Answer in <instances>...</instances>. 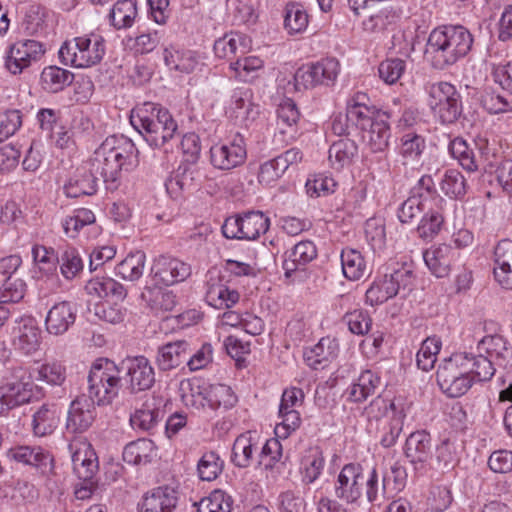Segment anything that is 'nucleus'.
<instances>
[{
    "mask_svg": "<svg viewBox=\"0 0 512 512\" xmlns=\"http://www.w3.org/2000/svg\"><path fill=\"white\" fill-rule=\"evenodd\" d=\"M246 158V142L240 133H235L227 142L217 143L210 148V162L214 168L219 170H231L239 167Z\"/></svg>",
    "mask_w": 512,
    "mask_h": 512,
    "instance_id": "obj_12",
    "label": "nucleus"
},
{
    "mask_svg": "<svg viewBox=\"0 0 512 512\" xmlns=\"http://www.w3.org/2000/svg\"><path fill=\"white\" fill-rule=\"evenodd\" d=\"M241 225L244 240H256L270 226V219L261 211H246L241 213Z\"/></svg>",
    "mask_w": 512,
    "mask_h": 512,
    "instance_id": "obj_43",
    "label": "nucleus"
},
{
    "mask_svg": "<svg viewBox=\"0 0 512 512\" xmlns=\"http://www.w3.org/2000/svg\"><path fill=\"white\" fill-rule=\"evenodd\" d=\"M31 253L34 263L41 272L46 275H52L56 271L59 259L53 248L35 244L32 247Z\"/></svg>",
    "mask_w": 512,
    "mask_h": 512,
    "instance_id": "obj_60",
    "label": "nucleus"
},
{
    "mask_svg": "<svg viewBox=\"0 0 512 512\" xmlns=\"http://www.w3.org/2000/svg\"><path fill=\"white\" fill-rule=\"evenodd\" d=\"M121 375L124 374L131 393L149 390L155 383L154 368L144 356L127 358L119 365Z\"/></svg>",
    "mask_w": 512,
    "mask_h": 512,
    "instance_id": "obj_13",
    "label": "nucleus"
},
{
    "mask_svg": "<svg viewBox=\"0 0 512 512\" xmlns=\"http://www.w3.org/2000/svg\"><path fill=\"white\" fill-rule=\"evenodd\" d=\"M99 180L89 160L75 170L63 187L64 193L70 198L93 195L97 192Z\"/></svg>",
    "mask_w": 512,
    "mask_h": 512,
    "instance_id": "obj_20",
    "label": "nucleus"
},
{
    "mask_svg": "<svg viewBox=\"0 0 512 512\" xmlns=\"http://www.w3.org/2000/svg\"><path fill=\"white\" fill-rule=\"evenodd\" d=\"M74 75L58 66H48L41 73L42 88L50 93L62 91L73 82Z\"/></svg>",
    "mask_w": 512,
    "mask_h": 512,
    "instance_id": "obj_45",
    "label": "nucleus"
},
{
    "mask_svg": "<svg viewBox=\"0 0 512 512\" xmlns=\"http://www.w3.org/2000/svg\"><path fill=\"white\" fill-rule=\"evenodd\" d=\"M358 154V146L349 138L335 141L329 148L328 159L333 168L340 170L353 163Z\"/></svg>",
    "mask_w": 512,
    "mask_h": 512,
    "instance_id": "obj_40",
    "label": "nucleus"
},
{
    "mask_svg": "<svg viewBox=\"0 0 512 512\" xmlns=\"http://www.w3.org/2000/svg\"><path fill=\"white\" fill-rule=\"evenodd\" d=\"M453 356L461 358L462 368L470 374L474 381H488L495 373L492 360L481 353L475 356L471 353L460 352Z\"/></svg>",
    "mask_w": 512,
    "mask_h": 512,
    "instance_id": "obj_30",
    "label": "nucleus"
},
{
    "mask_svg": "<svg viewBox=\"0 0 512 512\" xmlns=\"http://www.w3.org/2000/svg\"><path fill=\"white\" fill-rule=\"evenodd\" d=\"M474 43L472 33L463 25H442L428 37L425 54L433 68L445 70L466 57Z\"/></svg>",
    "mask_w": 512,
    "mask_h": 512,
    "instance_id": "obj_2",
    "label": "nucleus"
},
{
    "mask_svg": "<svg viewBox=\"0 0 512 512\" xmlns=\"http://www.w3.org/2000/svg\"><path fill=\"white\" fill-rule=\"evenodd\" d=\"M160 413L158 408L144 404L131 415L130 424L135 430L150 432L158 425Z\"/></svg>",
    "mask_w": 512,
    "mask_h": 512,
    "instance_id": "obj_56",
    "label": "nucleus"
},
{
    "mask_svg": "<svg viewBox=\"0 0 512 512\" xmlns=\"http://www.w3.org/2000/svg\"><path fill=\"white\" fill-rule=\"evenodd\" d=\"M178 503V491L170 486H160L147 493L139 512H173Z\"/></svg>",
    "mask_w": 512,
    "mask_h": 512,
    "instance_id": "obj_26",
    "label": "nucleus"
},
{
    "mask_svg": "<svg viewBox=\"0 0 512 512\" xmlns=\"http://www.w3.org/2000/svg\"><path fill=\"white\" fill-rule=\"evenodd\" d=\"M32 397L30 376L22 367L13 369L11 378H6L0 386V415L25 404Z\"/></svg>",
    "mask_w": 512,
    "mask_h": 512,
    "instance_id": "obj_10",
    "label": "nucleus"
},
{
    "mask_svg": "<svg viewBox=\"0 0 512 512\" xmlns=\"http://www.w3.org/2000/svg\"><path fill=\"white\" fill-rule=\"evenodd\" d=\"M76 305L69 301L55 303L47 312L45 328L50 335L65 334L76 321Z\"/></svg>",
    "mask_w": 512,
    "mask_h": 512,
    "instance_id": "obj_22",
    "label": "nucleus"
},
{
    "mask_svg": "<svg viewBox=\"0 0 512 512\" xmlns=\"http://www.w3.org/2000/svg\"><path fill=\"white\" fill-rule=\"evenodd\" d=\"M410 196H415L416 199L423 201L425 205L427 201H433L437 208H440V205L445 202L438 194L431 175H423L412 187Z\"/></svg>",
    "mask_w": 512,
    "mask_h": 512,
    "instance_id": "obj_55",
    "label": "nucleus"
},
{
    "mask_svg": "<svg viewBox=\"0 0 512 512\" xmlns=\"http://www.w3.org/2000/svg\"><path fill=\"white\" fill-rule=\"evenodd\" d=\"M404 454L417 473H425L433 455L430 434L425 430L412 432L406 439Z\"/></svg>",
    "mask_w": 512,
    "mask_h": 512,
    "instance_id": "obj_15",
    "label": "nucleus"
},
{
    "mask_svg": "<svg viewBox=\"0 0 512 512\" xmlns=\"http://www.w3.org/2000/svg\"><path fill=\"white\" fill-rule=\"evenodd\" d=\"M264 62L261 58L253 55H239L235 61L230 62V69L234 72L235 78L240 81L249 82L263 68Z\"/></svg>",
    "mask_w": 512,
    "mask_h": 512,
    "instance_id": "obj_47",
    "label": "nucleus"
},
{
    "mask_svg": "<svg viewBox=\"0 0 512 512\" xmlns=\"http://www.w3.org/2000/svg\"><path fill=\"white\" fill-rule=\"evenodd\" d=\"M196 173L197 170L194 167V164L188 162L182 163L166 183L167 190H173L175 186H177L180 190L194 187Z\"/></svg>",
    "mask_w": 512,
    "mask_h": 512,
    "instance_id": "obj_62",
    "label": "nucleus"
},
{
    "mask_svg": "<svg viewBox=\"0 0 512 512\" xmlns=\"http://www.w3.org/2000/svg\"><path fill=\"white\" fill-rule=\"evenodd\" d=\"M454 254V249L450 245L440 244L426 250L423 258L429 270L436 277L442 278L449 274Z\"/></svg>",
    "mask_w": 512,
    "mask_h": 512,
    "instance_id": "obj_31",
    "label": "nucleus"
},
{
    "mask_svg": "<svg viewBox=\"0 0 512 512\" xmlns=\"http://www.w3.org/2000/svg\"><path fill=\"white\" fill-rule=\"evenodd\" d=\"M146 255L142 251L130 252L115 267V274L123 280L136 281L143 275Z\"/></svg>",
    "mask_w": 512,
    "mask_h": 512,
    "instance_id": "obj_44",
    "label": "nucleus"
},
{
    "mask_svg": "<svg viewBox=\"0 0 512 512\" xmlns=\"http://www.w3.org/2000/svg\"><path fill=\"white\" fill-rule=\"evenodd\" d=\"M206 277L205 299L210 306L216 309H229L239 301L238 291L230 289L218 271L210 270Z\"/></svg>",
    "mask_w": 512,
    "mask_h": 512,
    "instance_id": "obj_18",
    "label": "nucleus"
},
{
    "mask_svg": "<svg viewBox=\"0 0 512 512\" xmlns=\"http://www.w3.org/2000/svg\"><path fill=\"white\" fill-rule=\"evenodd\" d=\"M364 485L366 497L370 503L376 502L380 495L385 494L386 479L383 477L382 483H380L375 467L365 474L361 465L346 464L342 467L335 481V497L346 503H354L361 497Z\"/></svg>",
    "mask_w": 512,
    "mask_h": 512,
    "instance_id": "obj_4",
    "label": "nucleus"
},
{
    "mask_svg": "<svg viewBox=\"0 0 512 512\" xmlns=\"http://www.w3.org/2000/svg\"><path fill=\"white\" fill-rule=\"evenodd\" d=\"M95 220V215L90 209L79 208L63 220L62 227L68 237L76 238L84 227L92 225Z\"/></svg>",
    "mask_w": 512,
    "mask_h": 512,
    "instance_id": "obj_50",
    "label": "nucleus"
},
{
    "mask_svg": "<svg viewBox=\"0 0 512 512\" xmlns=\"http://www.w3.org/2000/svg\"><path fill=\"white\" fill-rule=\"evenodd\" d=\"M130 122L153 148L164 147L179 136L176 120L166 108L159 104L145 103L132 111Z\"/></svg>",
    "mask_w": 512,
    "mask_h": 512,
    "instance_id": "obj_3",
    "label": "nucleus"
},
{
    "mask_svg": "<svg viewBox=\"0 0 512 512\" xmlns=\"http://www.w3.org/2000/svg\"><path fill=\"white\" fill-rule=\"evenodd\" d=\"M426 147L425 139L413 132L406 133L401 138L400 154L406 161L419 160Z\"/></svg>",
    "mask_w": 512,
    "mask_h": 512,
    "instance_id": "obj_61",
    "label": "nucleus"
},
{
    "mask_svg": "<svg viewBox=\"0 0 512 512\" xmlns=\"http://www.w3.org/2000/svg\"><path fill=\"white\" fill-rule=\"evenodd\" d=\"M494 277L505 289H512V240L503 239L494 250Z\"/></svg>",
    "mask_w": 512,
    "mask_h": 512,
    "instance_id": "obj_29",
    "label": "nucleus"
},
{
    "mask_svg": "<svg viewBox=\"0 0 512 512\" xmlns=\"http://www.w3.org/2000/svg\"><path fill=\"white\" fill-rule=\"evenodd\" d=\"M365 97L366 95L362 94L350 100L347 104L345 114V121L350 123L353 128L359 129L362 132L367 130L368 126H370L376 118V112L360 101Z\"/></svg>",
    "mask_w": 512,
    "mask_h": 512,
    "instance_id": "obj_35",
    "label": "nucleus"
},
{
    "mask_svg": "<svg viewBox=\"0 0 512 512\" xmlns=\"http://www.w3.org/2000/svg\"><path fill=\"white\" fill-rule=\"evenodd\" d=\"M223 466L224 462L216 452H206L198 461V476L202 481H213L222 472Z\"/></svg>",
    "mask_w": 512,
    "mask_h": 512,
    "instance_id": "obj_57",
    "label": "nucleus"
},
{
    "mask_svg": "<svg viewBox=\"0 0 512 512\" xmlns=\"http://www.w3.org/2000/svg\"><path fill=\"white\" fill-rule=\"evenodd\" d=\"M142 297L147 299L151 308L161 311H172L177 303L176 295L172 291L146 288Z\"/></svg>",
    "mask_w": 512,
    "mask_h": 512,
    "instance_id": "obj_63",
    "label": "nucleus"
},
{
    "mask_svg": "<svg viewBox=\"0 0 512 512\" xmlns=\"http://www.w3.org/2000/svg\"><path fill=\"white\" fill-rule=\"evenodd\" d=\"M137 16L136 1L119 0L109 13V19L116 29L129 28Z\"/></svg>",
    "mask_w": 512,
    "mask_h": 512,
    "instance_id": "obj_48",
    "label": "nucleus"
},
{
    "mask_svg": "<svg viewBox=\"0 0 512 512\" xmlns=\"http://www.w3.org/2000/svg\"><path fill=\"white\" fill-rule=\"evenodd\" d=\"M10 456L27 465L46 471L51 467L53 458L48 451L41 447L18 446L10 450Z\"/></svg>",
    "mask_w": 512,
    "mask_h": 512,
    "instance_id": "obj_38",
    "label": "nucleus"
},
{
    "mask_svg": "<svg viewBox=\"0 0 512 512\" xmlns=\"http://www.w3.org/2000/svg\"><path fill=\"white\" fill-rule=\"evenodd\" d=\"M342 272L348 280H359L366 271V262L362 254L352 248H345L341 252Z\"/></svg>",
    "mask_w": 512,
    "mask_h": 512,
    "instance_id": "obj_46",
    "label": "nucleus"
},
{
    "mask_svg": "<svg viewBox=\"0 0 512 512\" xmlns=\"http://www.w3.org/2000/svg\"><path fill=\"white\" fill-rule=\"evenodd\" d=\"M450 155L468 172H475L478 169V163L475 152L468 143L460 137L450 141L448 146Z\"/></svg>",
    "mask_w": 512,
    "mask_h": 512,
    "instance_id": "obj_49",
    "label": "nucleus"
},
{
    "mask_svg": "<svg viewBox=\"0 0 512 512\" xmlns=\"http://www.w3.org/2000/svg\"><path fill=\"white\" fill-rule=\"evenodd\" d=\"M44 53L45 49L41 42L31 39L21 40L10 47L5 66L12 74L21 73L33 61H38Z\"/></svg>",
    "mask_w": 512,
    "mask_h": 512,
    "instance_id": "obj_16",
    "label": "nucleus"
},
{
    "mask_svg": "<svg viewBox=\"0 0 512 512\" xmlns=\"http://www.w3.org/2000/svg\"><path fill=\"white\" fill-rule=\"evenodd\" d=\"M59 411L55 404H42L32 416V430L35 436L44 437L54 432L59 424Z\"/></svg>",
    "mask_w": 512,
    "mask_h": 512,
    "instance_id": "obj_33",
    "label": "nucleus"
},
{
    "mask_svg": "<svg viewBox=\"0 0 512 512\" xmlns=\"http://www.w3.org/2000/svg\"><path fill=\"white\" fill-rule=\"evenodd\" d=\"M382 404L385 413L392 414L390 421L383 427L380 437V444L385 448H390L395 445L399 438L404 425L405 414L403 410H397L393 401H386L384 399H376L372 401L371 407Z\"/></svg>",
    "mask_w": 512,
    "mask_h": 512,
    "instance_id": "obj_27",
    "label": "nucleus"
},
{
    "mask_svg": "<svg viewBox=\"0 0 512 512\" xmlns=\"http://www.w3.org/2000/svg\"><path fill=\"white\" fill-rule=\"evenodd\" d=\"M380 384V377L371 370L362 371L355 382L348 389V399L360 403L375 394Z\"/></svg>",
    "mask_w": 512,
    "mask_h": 512,
    "instance_id": "obj_39",
    "label": "nucleus"
},
{
    "mask_svg": "<svg viewBox=\"0 0 512 512\" xmlns=\"http://www.w3.org/2000/svg\"><path fill=\"white\" fill-rule=\"evenodd\" d=\"M317 257L316 245L310 241H300L293 246L287 253V257L283 262L285 275L290 277L292 272L305 267L308 263Z\"/></svg>",
    "mask_w": 512,
    "mask_h": 512,
    "instance_id": "obj_32",
    "label": "nucleus"
},
{
    "mask_svg": "<svg viewBox=\"0 0 512 512\" xmlns=\"http://www.w3.org/2000/svg\"><path fill=\"white\" fill-rule=\"evenodd\" d=\"M202 400L205 401L201 402L203 407L207 405L213 410L221 407L227 410L232 408L237 402V398L232 389L224 384L211 385L206 388Z\"/></svg>",
    "mask_w": 512,
    "mask_h": 512,
    "instance_id": "obj_41",
    "label": "nucleus"
},
{
    "mask_svg": "<svg viewBox=\"0 0 512 512\" xmlns=\"http://www.w3.org/2000/svg\"><path fill=\"white\" fill-rule=\"evenodd\" d=\"M70 449L74 473L80 480L89 482L98 471V458L91 444L80 443L75 449L70 445Z\"/></svg>",
    "mask_w": 512,
    "mask_h": 512,
    "instance_id": "obj_25",
    "label": "nucleus"
},
{
    "mask_svg": "<svg viewBox=\"0 0 512 512\" xmlns=\"http://www.w3.org/2000/svg\"><path fill=\"white\" fill-rule=\"evenodd\" d=\"M461 365V358L452 355L439 365L436 372L437 383L443 392L451 398L464 395L474 381Z\"/></svg>",
    "mask_w": 512,
    "mask_h": 512,
    "instance_id": "obj_11",
    "label": "nucleus"
},
{
    "mask_svg": "<svg viewBox=\"0 0 512 512\" xmlns=\"http://www.w3.org/2000/svg\"><path fill=\"white\" fill-rule=\"evenodd\" d=\"M36 379L52 386H60L66 379V368L57 361L44 363L37 369Z\"/></svg>",
    "mask_w": 512,
    "mask_h": 512,
    "instance_id": "obj_64",
    "label": "nucleus"
},
{
    "mask_svg": "<svg viewBox=\"0 0 512 512\" xmlns=\"http://www.w3.org/2000/svg\"><path fill=\"white\" fill-rule=\"evenodd\" d=\"M232 498L223 491L216 490L202 498L197 504V512H232Z\"/></svg>",
    "mask_w": 512,
    "mask_h": 512,
    "instance_id": "obj_59",
    "label": "nucleus"
},
{
    "mask_svg": "<svg viewBox=\"0 0 512 512\" xmlns=\"http://www.w3.org/2000/svg\"><path fill=\"white\" fill-rule=\"evenodd\" d=\"M249 48L247 38L237 34H225L215 41L213 49L218 58L235 61L239 55H245Z\"/></svg>",
    "mask_w": 512,
    "mask_h": 512,
    "instance_id": "obj_34",
    "label": "nucleus"
},
{
    "mask_svg": "<svg viewBox=\"0 0 512 512\" xmlns=\"http://www.w3.org/2000/svg\"><path fill=\"white\" fill-rule=\"evenodd\" d=\"M58 259L61 274L67 280L75 278L83 270V260L79 251L73 246L66 245Z\"/></svg>",
    "mask_w": 512,
    "mask_h": 512,
    "instance_id": "obj_51",
    "label": "nucleus"
},
{
    "mask_svg": "<svg viewBox=\"0 0 512 512\" xmlns=\"http://www.w3.org/2000/svg\"><path fill=\"white\" fill-rule=\"evenodd\" d=\"M106 51L105 39L90 34L65 41L59 49V59L65 65L86 68L98 64Z\"/></svg>",
    "mask_w": 512,
    "mask_h": 512,
    "instance_id": "obj_6",
    "label": "nucleus"
},
{
    "mask_svg": "<svg viewBox=\"0 0 512 512\" xmlns=\"http://www.w3.org/2000/svg\"><path fill=\"white\" fill-rule=\"evenodd\" d=\"M428 106L442 124L455 123L462 114L461 95L449 82L440 81L426 88Z\"/></svg>",
    "mask_w": 512,
    "mask_h": 512,
    "instance_id": "obj_7",
    "label": "nucleus"
},
{
    "mask_svg": "<svg viewBox=\"0 0 512 512\" xmlns=\"http://www.w3.org/2000/svg\"><path fill=\"white\" fill-rule=\"evenodd\" d=\"M339 74V62L334 58L322 59L298 68L294 74L295 89H310L317 86H331Z\"/></svg>",
    "mask_w": 512,
    "mask_h": 512,
    "instance_id": "obj_9",
    "label": "nucleus"
},
{
    "mask_svg": "<svg viewBox=\"0 0 512 512\" xmlns=\"http://www.w3.org/2000/svg\"><path fill=\"white\" fill-rule=\"evenodd\" d=\"M87 289L89 293H96L99 297H112L116 300H123L127 291L124 286L113 278H102L90 281Z\"/></svg>",
    "mask_w": 512,
    "mask_h": 512,
    "instance_id": "obj_53",
    "label": "nucleus"
},
{
    "mask_svg": "<svg viewBox=\"0 0 512 512\" xmlns=\"http://www.w3.org/2000/svg\"><path fill=\"white\" fill-rule=\"evenodd\" d=\"M156 455L153 441L145 438L128 443L123 450V460L132 465L151 462Z\"/></svg>",
    "mask_w": 512,
    "mask_h": 512,
    "instance_id": "obj_42",
    "label": "nucleus"
},
{
    "mask_svg": "<svg viewBox=\"0 0 512 512\" xmlns=\"http://www.w3.org/2000/svg\"><path fill=\"white\" fill-rule=\"evenodd\" d=\"M190 354V344L185 340L169 342L158 348L156 363L160 370L169 371L186 364Z\"/></svg>",
    "mask_w": 512,
    "mask_h": 512,
    "instance_id": "obj_28",
    "label": "nucleus"
},
{
    "mask_svg": "<svg viewBox=\"0 0 512 512\" xmlns=\"http://www.w3.org/2000/svg\"><path fill=\"white\" fill-rule=\"evenodd\" d=\"M229 116L244 126L256 120L259 116V106L253 102V92L249 88H237L234 90L228 108Z\"/></svg>",
    "mask_w": 512,
    "mask_h": 512,
    "instance_id": "obj_21",
    "label": "nucleus"
},
{
    "mask_svg": "<svg viewBox=\"0 0 512 512\" xmlns=\"http://www.w3.org/2000/svg\"><path fill=\"white\" fill-rule=\"evenodd\" d=\"M392 116L391 111H376L374 122L363 131L362 138L372 152H383L388 147L391 136L388 120Z\"/></svg>",
    "mask_w": 512,
    "mask_h": 512,
    "instance_id": "obj_24",
    "label": "nucleus"
},
{
    "mask_svg": "<svg viewBox=\"0 0 512 512\" xmlns=\"http://www.w3.org/2000/svg\"><path fill=\"white\" fill-rule=\"evenodd\" d=\"M89 160L92 170L98 173L109 191H116L122 184L124 173L139 165L138 149L123 135L108 136Z\"/></svg>",
    "mask_w": 512,
    "mask_h": 512,
    "instance_id": "obj_1",
    "label": "nucleus"
},
{
    "mask_svg": "<svg viewBox=\"0 0 512 512\" xmlns=\"http://www.w3.org/2000/svg\"><path fill=\"white\" fill-rule=\"evenodd\" d=\"M325 465L323 451L319 446L306 450L300 467L301 480L305 485L314 483L322 474Z\"/></svg>",
    "mask_w": 512,
    "mask_h": 512,
    "instance_id": "obj_36",
    "label": "nucleus"
},
{
    "mask_svg": "<svg viewBox=\"0 0 512 512\" xmlns=\"http://www.w3.org/2000/svg\"><path fill=\"white\" fill-rule=\"evenodd\" d=\"M151 274L156 283L172 286L189 278L192 274V267L179 258L161 255L153 261Z\"/></svg>",
    "mask_w": 512,
    "mask_h": 512,
    "instance_id": "obj_14",
    "label": "nucleus"
},
{
    "mask_svg": "<svg viewBox=\"0 0 512 512\" xmlns=\"http://www.w3.org/2000/svg\"><path fill=\"white\" fill-rule=\"evenodd\" d=\"M258 450V441L250 431L239 435L233 444L231 461L239 468L251 465L253 455Z\"/></svg>",
    "mask_w": 512,
    "mask_h": 512,
    "instance_id": "obj_37",
    "label": "nucleus"
},
{
    "mask_svg": "<svg viewBox=\"0 0 512 512\" xmlns=\"http://www.w3.org/2000/svg\"><path fill=\"white\" fill-rule=\"evenodd\" d=\"M339 344L335 338L323 337L317 344L303 351L305 363L314 370L326 368L338 356Z\"/></svg>",
    "mask_w": 512,
    "mask_h": 512,
    "instance_id": "obj_23",
    "label": "nucleus"
},
{
    "mask_svg": "<svg viewBox=\"0 0 512 512\" xmlns=\"http://www.w3.org/2000/svg\"><path fill=\"white\" fill-rule=\"evenodd\" d=\"M414 279L413 272L406 268L395 270L391 274H385L383 277L374 280L367 289L365 294L366 303L377 306L395 297L400 291L409 292L412 290Z\"/></svg>",
    "mask_w": 512,
    "mask_h": 512,
    "instance_id": "obj_8",
    "label": "nucleus"
},
{
    "mask_svg": "<svg viewBox=\"0 0 512 512\" xmlns=\"http://www.w3.org/2000/svg\"><path fill=\"white\" fill-rule=\"evenodd\" d=\"M466 179L456 169H449L445 172L440 183L444 194L452 199H460L466 194Z\"/></svg>",
    "mask_w": 512,
    "mask_h": 512,
    "instance_id": "obj_58",
    "label": "nucleus"
},
{
    "mask_svg": "<svg viewBox=\"0 0 512 512\" xmlns=\"http://www.w3.org/2000/svg\"><path fill=\"white\" fill-rule=\"evenodd\" d=\"M441 346L442 342L438 337H427L422 342L421 347L416 355V363L418 368L426 372L434 368Z\"/></svg>",
    "mask_w": 512,
    "mask_h": 512,
    "instance_id": "obj_52",
    "label": "nucleus"
},
{
    "mask_svg": "<svg viewBox=\"0 0 512 512\" xmlns=\"http://www.w3.org/2000/svg\"><path fill=\"white\" fill-rule=\"evenodd\" d=\"M12 344L23 354L36 352L41 344V329L35 318L22 316L15 320L12 329Z\"/></svg>",
    "mask_w": 512,
    "mask_h": 512,
    "instance_id": "obj_17",
    "label": "nucleus"
},
{
    "mask_svg": "<svg viewBox=\"0 0 512 512\" xmlns=\"http://www.w3.org/2000/svg\"><path fill=\"white\" fill-rule=\"evenodd\" d=\"M308 14L298 3H289L285 7L284 27L290 34L303 32L308 26Z\"/></svg>",
    "mask_w": 512,
    "mask_h": 512,
    "instance_id": "obj_54",
    "label": "nucleus"
},
{
    "mask_svg": "<svg viewBox=\"0 0 512 512\" xmlns=\"http://www.w3.org/2000/svg\"><path fill=\"white\" fill-rule=\"evenodd\" d=\"M96 405L94 399L86 394L78 396L71 402L66 429L70 433H83L93 424L96 417Z\"/></svg>",
    "mask_w": 512,
    "mask_h": 512,
    "instance_id": "obj_19",
    "label": "nucleus"
},
{
    "mask_svg": "<svg viewBox=\"0 0 512 512\" xmlns=\"http://www.w3.org/2000/svg\"><path fill=\"white\" fill-rule=\"evenodd\" d=\"M88 396L98 406L111 404L122 387L121 368L107 358L97 359L88 375Z\"/></svg>",
    "mask_w": 512,
    "mask_h": 512,
    "instance_id": "obj_5",
    "label": "nucleus"
}]
</instances>
